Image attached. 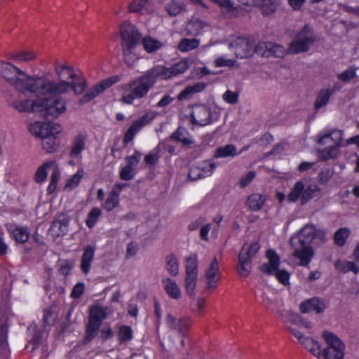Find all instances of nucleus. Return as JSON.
<instances>
[{
    "label": "nucleus",
    "instance_id": "nucleus-30",
    "mask_svg": "<svg viewBox=\"0 0 359 359\" xmlns=\"http://www.w3.org/2000/svg\"><path fill=\"white\" fill-rule=\"evenodd\" d=\"M55 161L45 162L37 168L34 175V180L36 183H42L46 180L48 170H52L53 166L55 165Z\"/></svg>",
    "mask_w": 359,
    "mask_h": 359
},
{
    "label": "nucleus",
    "instance_id": "nucleus-27",
    "mask_svg": "<svg viewBox=\"0 0 359 359\" xmlns=\"http://www.w3.org/2000/svg\"><path fill=\"white\" fill-rule=\"evenodd\" d=\"M170 139L181 143L184 147H189L194 143V139L189 132L182 127H179L170 136Z\"/></svg>",
    "mask_w": 359,
    "mask_h": 359
},
{
    "label": "nucleus",
    "instance_id": "nucleus-6",
    "mask_svg": "<svg viewBox=\"0 0 359 359\" xmlns=\"http://www.w3.org/2000/svg\"><path fill=\"white\" fill-rule=\"evenodd\" d=\"M343 134L340 130H333L330 133L321 137L318 143L325 145L322 151V157L328 160L335 158L338 154V148L342 145Z\"/></svg>",
    "mask_w": 359,
    "mask_h": 359
},
{
    "label": "nucleus",
    "instance_id": "nucleus-49",
    "mask_svg": "<svg viewBox=\"0 0 359 359\" xmlns=\"http://www.w3.org/2000/svg\"><path fill=\"white\" fill-rule=\"evenodd\" d=\"M165 9L169 15L176 16L183 11L184 6L180 1L172 0L166 5Z\"/></svg>",
    "mask_w": 359,
    "mask_h": 359
},
{
    "label": "nucleus",
    "instance_id": "nucleus-60",
    "mask_svg": "<svg viewBox=\"0 0 359 359\" xmlns=\"http://www.w3.org/2000/svg\"><path fill=\"white\" fill-rule=\"evenodd\" d=\"M333 172L330 168H323L318 176V180L321 184H326L332 178Z\"/></svg>",
    "mask_w": 359,
    "mask_h": 359
},
{
    "label": "nucleus",
    "instance_id": "nucleus-47",
    "mask_svg": "<svg viewBox=\"0 0 359 359\" xmlns=\"http://www.w3.org/2000/svg\"><path fill=\"white\" fill-rule=\"evenodd\" d=\"M350 234V231L347 228H341L338 229L334 236L335 243L339 246H343L346 241V238Z\"/></svg>",
    "mask_w": 359,
    "mask_h": 359
},
{
    "label": "nucleus",
    "instance_id": "nucleus-19",
    "mask_svg": "<svg viewBox=\"0 0 359 359\" xmlns=\"http://www.w3.org/2000/svg\"><path fill=\"white\" fill-rule=\"evenodd\" d=\"M165 323L170 330H177L182 336H185L191 325L189 318H177L170 313L166 315Z\"/></svg>",
    "mask_w": 359,
    "mask_h": 359
},
{
    "label": "nucleus",
    "instance_id": "nucleus-2",
    "mask_svg": "<svg viewBox=\"0 0 359 359\" xmlns=\"http://www.w3.org/2000/svg\"><path fill=\"white\" fill-rule=\"evenodd\" d=\"M20 92H29L39 98L34 101L30 100H17L13 107L20 112H34L47 120L54 119L59 116V112L63 109L64 104L60 100H53L50 95L36 93L30 89L18 90Z\"/></svg>",
    "mask_w": 359,
    "mask_h": 359
},
{
    "label": "nucleus",
    "instance_id": "nucleus-20",
    "mask_svg": "<svg viewBox=\"0 0 359 359\" xmlns=\"http://www.w3.org/2000/svg\"><path fill=\"white\" fill-rule=\"evenodd\" d=\"M192 122L200 126H205L211 123V112L208 107L203 104L195 105L191 112Z\"/></svg>",
    "mask_w": 359,
    "mask_h": 359
},
{
    "label": "nucleus",
    "instance_id": "nucleus-1",
    "mask_svg": "<svg viewBox=\"0 0 359 359\" xmlns=\"http://www.w3.org/2000/svg\"><path fill=\"white\" fill-rule=\"evenodd\" d=\"M189 67V62L181 60L166 67L163 65H156L146 71L142 76L122 86L123 95L121 101L127 104H132L135 100L145 97L158 80H167L184 73Z\"/></svg>",
    "mask_w": 359,
    "mask_h": 359
},
{
    "label": "nucleus",
    "instance_id": "nucleus-63",
    "mask_svg": "<svg viewBox=\"0 0 359 359\" xmlns=\"http://www.w3.org/2000/svg\"><path fill=\"white\" fill-rule=\"evenodd\" d=\"M223 100L231 104H234L238 102V94L237 93L226 90L222 95Z\"/></svg>",
    "mask_w": 359,
    "mask_h": 359
},
{
    "label": "nucleus",
    "instance_id": "nucleus-43",
    "mask_svg": "<svg viewBox=\"0 0 359 359\" xmlns=\"http://www.w3.org/2000/svg\"><path fill=\"white\" fill-rule=\"evenodd\" d=\"M199 41L196 39H183L178 44L177 48L181 52H188L196 48Z\"/></svg>",
    "mask_w": 359,
    "mask_h": 359
},
{
    "label": "nucleus",
    "instance_id": "nucleus-17",
    "mask_svg": "<svg viewBox=\"0 0 359 359\" xmlns=\"http://www.w3.org/2000/svg\"><path fill=\"white\" fill-rule=\"evenodd\" d=\"M256 53L266 57H283L287 53V48L285 49L283 46L273 42L260 41L256 45Z\"/></svg>",
    "mask_w": 359,
    "mask_h": 359
},
{
    "label": "nucleus",
    "instance_id": "nucleus-21",
    "mask_svg": "<svg viewBox=\"0 0 359 359\" xmlns=\"http://www.w3.org/2000/svg\"><path fill=\"white\" fill-rule=\"evenodd\" d=\"M128 11L137 15H149L155 11V8L152 0H131Z\"/></svg>",
    "mask_w": 359,
    "mask_h": 359
},
{
    "label": "nucleus",
    "instance_id": "nucleus-62",
    "mask_svg": "<svg viewBox=\"0 0 359 359\" xmlns=\"http://www.w3.org/2000/svg\"><path fill=\"white\" fill-rule=\"evenodd\" d=\"M316 304V299H310L301 303L299 309L302 313H306L313 311Z\"/></svg>",
    "mask_w": 359,
    "mask_h": 359
},
{
    "label": "nucleus",
    "instance_id": "nucleus-55",
    "mask_svg": "<svg viewBox=\"0 0 359 359\" xmlns=\"http://www.w3.org/2000/svg\"><path fill=\"white\" fill-rule=\"evenodd\" d=\"M85 142L82 137H78L73 142L70 156L75 158L84 149Z\"/></svg>",
    "mask_w": 359,
    "mask_h": 359
},
{
    "label": "nucleus",
    "instance_id": "nucleus-9",
    "mask_svg": "<svg viewBox=\"0 0 359 359\" xmlns=\"http://www.w3.org/2000/svg\"><path fill=\"white\" fill-rule=\"evenodd\" d=\"M186 276L185 290L187 294L193 297L195 296V289L198 280V258L196 255H191L185 258Z\"/></svg>",
    "mask_w": 359,
    "mask_h": 359
},
{
    "label": "nucleus",
    "instance_id": "nucleus-52",
    "mask_svg": "<svg viewBox=\"0 0 359 359\" xmlns=\"http://www.w3.org/2000/svg\"><path fill=\"white\" fill-rule=\"evenodd\" d=\"M260 245L257 242L253 243L250 245L245 244L240 253H243L250 260L259 250Z\"/></svg>",
    "mask_w": 359,
    "mask_h": 359
},
{
    "label": "nucleus",
    "instance_id": "nucleus-32",
    "mask_svg": "<svg viewBox=\"0 0 359 359\" xmlns=\"http://www.w3.org/2000/svg\"><path fill=\"white\" fill-rule=\"evenodd\" d=\"M334 90L329 88H322L318 93L315 102L316 109H319L321 107L325 106L329 102L330 97L333 94Z\"/></svg>",
    "mask_w": 359,
    "mask_h": 359
},
{
    "label": "nucleus",
    "instance_id": "nucleus-7",
    "mask_svg": "<svg viewBox=\"0 0 359 359\" xmlns=\"http://www.w3.org/2000/svg\"><path fill=\"white\" fill-rule=\"evenodd\" d=\"M266 257L269 262L260 266L261 271L268 275H275L280 283L284 285H288L290 275L286 270H278L279 256L273 250L270 249L266 252Z\"/></svg>",
    "mask_w": 359,
    "mask_h": 359
},
{
    "label": "nucleus",
    "instance_id": "nucleus-13",
    "mask_svg": "<svg viewBox=\"0 0 359 359\" xmlns=\"http://www.w3.org/2000/svg\"><path fill=\"white\" fill-rule=\"evenodd\" d=\"M296 238H291V245L294 251L292 256L299 261V266H307L314 256V250L310 245L296 242Z\"/></svg>",
    "mask_w": 359,
    "mask_h": 359
},
{
    "label": "nucleus",
    "instance_id": "nucleus-64",
    "mask_svg": "<svg viewBox=\"0 0 359 359\" xmlns=\"http://www.w3.org/2000/svg\"><path fill=\"white\" fill-rule=\"evenodd\" d=\"M73 262L68 260L62 261L60 264L59 271L64 276H67L70 273L73 268Z\"/></svg>",
    "mask_w": 359,
    "mask_h": 359
},
{
    "label": "nucleus",
    "instance_id": "nucleus-39",
    "mask_svg": "<svg viewBox=\"0 0 359 359\" xmlns=\"http://www.w3.org/2000/svg\"><path fill=\"white\" fill-rule=\"evenodd\" d=\"M142 45L146 52L152 53L158 50L161 47L162 43L159 41L147 36L142 38Z\"/></svg>",
    "mask_w": 359,
    "mask_h": 359
},
{
    "label": "nucleus",
    "instance_id": "nucleus-37",
    "mask_svg": "<svg viewBox=\"0 0 359 359\" xmlns=\"http://www.w3.org/2000/svg\"><path fill=\"white\" fill-rule=\"evenodd\" d=\"M304 184L302 182L299 181L295 183L291 191L288 194L287 199L290 202H295L298 198H301L302 203L303 204V194H304Z\"/></svg>",
    "mask_w": 359,
    "mask_h": 359
},
{
    "label": "nucleus",
    "instance_id": "nucleus-18",
    "mask_svg": "<svg viewBox=\"0 0 359 359\" xmlns=\"http://www.w3.org/2000/svg\"><path fill=\"white\" fill-rule=\"evenodd\" d=\"M120 80V76L116 75L101 81L89 90L81 99L80 102L81 103L90 102L104 90L109 88L113 84L118 83Z\"/></svg>",
    "mask_w": 359,
    "mask_h": 359
},
{
    "label": "nucleus",
    "instance_id": "nucleus-23",
    "mask_svg": "<svg viewBox=\"0 0 359 359\" xmlns=\"http://www.w3.org/2000/svg\"><path fill=\"white\" fill-rule=\"evenodd\" d=\"M205 276L207 280V288H215L219 279V266L216 257H214L210 265L206 268Z\"/></svg>",
    "mask_w": 359,
    "mask_h": 359
},
{
    "label": "nucleus",
    "instance_id": "nucleus-11",
    "mask_svg": "<svg viewBox=\"0 0 359 359\" xmlns=\"http://www.w3.org/2000/svg\"><path fill=\"white\" fill-rule=\"evenodd\" d=\"M229 46L233 50L236 57L239 59L247 58L256 53L254 41L248 37H237L229 43Z\"/></svg>",
    "mask_w": 359,
    "mask_h": 359
},
{
    "label": "nucleus",
    "instance_id": "nucleus-51",
    "mask_svg": "<svg viewBox=\"0 0 359 359\" xmlns=\"http://www.w3.org/2000/svg\"><path fill=\"white\" fill-rule=\"evenodd\" d=\"M102 211L99 208H93L88 213L86 224L88 227L93 228L101 216Z\"/></svg>",
    "mask_w": 359,
    "mask_h": 359
},
{
    "label": "nucleus",
    "instance_id": "nucleus-48",
    "mask_svg": "<svg viewBox=\"0 0 359 359\" xmlns=\"http://www.w3.org/2000/svg\"><path fill=\"white\" fill-rule=\"evenodd\" d=\"M118 340L122 343L131 340L133 338L132 328L130 326L121 325L118 327Z\"/></svg>",
    "mask_w": 359,
    "mask_h": 359
},
{
    "label": "nucleus",
    "instance_id": "nucleus-35",
    "mask_svg": "<svg viewBox=\"0 0 359 359\" xmlns=\"http://www.w3.org/2000/svg\"><path fill=\"white\" fill-rule=\"evenodd\" d=\"M61 177V171L59 168L58 164L55 161V165L52 168V173L50 175V182L47 188L48 194H53L56 188L57 185L60 181Z\"/></svg>",
    "mask_w": 359,
    "mask_h": 359
},
{
    "label": "nucleus",
    "instance_id": "nucleus-45",
    "mask_svg": "<svg viewBox=\"0 0 359 359\" xmlns=\"http://www.w3.org/2000/svg\"><path fill=\"white\" fill-rule=\"evenodd\" d=\"M161 144L153 149L148 154L144 156V162L150 165H155L160 159Z\"/></svg>",
    "mask_w": 359,
    "mask_h": 359
},
{
    "label": "nucleus",
    "instance_id": "nucleus-33",
    "mask_svg": "<svg viewBox=\"0 0 359 359\" xmlns=\"http://www.w3.org/2000/svg\"><path fill=\"white\" fill-rule=\"evenodd\" d=\"M238 154L236 147L233 144H227L224 147H219L214 154V158H233Z\"/></svg>",
    "mask_w": 359,
    "mask_h": 359
},
{
    "label": "nucleus",
    "instance_id": "nucleus-56",
    "mask_svg": "<svg viewBox=\"0 0 359 359\" xmlns=\"http://www.w3.org/2000/svg\"><path fill=\"white\" fill-rule=\"evenodd\" d=\"M36 55L32 51H24L15 54L12 59L16 62H28L36 58Z\"/></svg>",
    "mask_w": 359,
    "mask_h": 359
},
{
    "label": "nucleus",
    "instance_id": "nucleus-14",
    "mask_svg": "<svg viewBox=\"0 0 359 359\" xmlns=\"http://www.w3.org/2000/svg\"><path fill=\"white\" fill-rule=\"evenodd\" d=\"M122 48H136L142 34L133 24H123L120 27Z\"/></svg>",
    "mask_w": 359,
    "mask_h": 359
},
{
    "label": "nucleus",
    "instance_id": "nucleus-31",
    "mask_svg": "<svg viewBox=\"0 0 359 359\" xmlns=\"http://www.w3.org/2000/svg\"><path fill=\"white\" fill-rule=\"evenodd\" d=\"M165 269L172 276H177L179 274V261L173 253L168 255L165 258Z\"/></svg>",
    "mask_w": 359,
    "mask_h": 359
},
{
    "label": "nucleus",
    "instance_id": "nucleus-61",
    "mask_svg": "<svg viewBox=\"0 0 359 359\" xmlns=\"http://www.w3.org/2000/svg\"><path fill=\"white\" fill-rule=\"evenodd\" d=\"M141 156L142 154L138 151H135L134 154L128 156L126 158V161L128 163L127 165L135 169V167L140 163Z\"/></svg>",
    "mask_w": 359,
    "mask_h": 359
},
{
    "label": "nucleus",
    "instance_id": "nucleus-25",
    "mask_svg": "<svg viewBox=\"0 0 359 359\" xmlns=\"http://www.w3.org/2000/svg\"><path fill=\"white\" fill-rule=\"evenodd\" d=\"M7 230L12 238L18 243H26L29 238V231L27 227L20 226L14 224H9Z\"/></svg>",
    "mask_w": 359,
    "mask_h": 359
},
{
    "label": "nucleus",
    "instance_id": "nucleus-40",
    "mask_svg": "<svg viewBox=\"0 0 359 359\" xmlns=\"http://www.w3.org/2000/svg\"><path fill=\"white\" fill-rule=\"evenodd\" d=\"M55 70L58 77L60 78L61 80L69 78L74 79L76 76L72 67H67L63 65H56L55 67Z\"/></svg>",
    "mask_w": 359,
    "mask_h": 359
},
{
    "label": "nucleus",
    "instance_id": "nucleus-5",
    "mask_svg": "<svg viewBox=\"0 0 359 359\" xmlns=\"http://www.w3.org/2000/svg\"><path fill=\"white\" fill-rule=\"evenodd\" d=\"M29 130L32 134L41 139L42 148L46 153L51 154L57 151L60 144L57 135L62 130L59 124L36 122L30 125Z\"/></svg>",
    "mask_w": 359,
    "mask_h": 359
},
{
    "label": "nucleus",
    "instance_id": "nucleus-12",
    "mask_svg": "<svg viewBox=\"0 0 359 359\" xmlns=\"http://www.w3.org/2000/svg\"><path fill=\"white\" fill-rule=\"evenodd\" d=\"M156 114L154 111H149L135 121L127 129L123 135V143L127 145L135 137L145 126L148 125L155 118Z\"/></svg>",
    "mask_w": 359,
    "mask_h": 359
},
{
    "label": "nucleus",
    "instance_id": "nucleus-26",
    "mask_svg": "<svg viewBox=\"0 0 359 359\" xmlns=\"http://www.w3.org/2000/svg\"><path fill=\"white\" fill-rule=\"evenodd\" d=\"M95 252V247L90 245L86 246L81 259L80 268L82 272L88 274L91 268V263L94 259Z\"/></svg>",
    "mask_w": 359,
    "mask_h": 359
},
{
    "label": "nucleus",
    "instance_id": "nucleus-36",
    "mask_svg": "<svg viewBox=\"0 0 359 359\" xmlns=\"http://www.w3.org/2000/svg\"><path fill=\"white\" fill-rule=\"evenodd\" d=\"M120 204L119 196L116 194L109 192L105 201L102 204V208L107 212H111L116 208L118 207Z\"/></svg>",
    "mask_w": 359,
    "mask_h": 359
},
{
    "label": "nucleus",
    "instance_id": "nucleus-58",
    "mask_svg": "<svg viewBox=\"0 0 359 359\" xmlns=\"http://www.w3.org/2000/svg\"><path fill=\"white\" fill-rule=\"evenodd\" d=\"M356 76V68L350 67L337 76L339 81L348 82Z\"/></svg>",
    "mask_w": 359,
    "mask_h": 359
},
{
    "label": "nucleus",
    "instance_id": "nucleus-8",
    "mask_svg": "<svg viewBox=\"0 0 359 359\" xmlns=\"http://www.w3.org/2000/svg\"><path fill=\"white\" fill-rule=\"evenodd\" d=\"M316 41V37L305 26L303 30L297 33L287 47V53L299 54L309 50Z\"/></svg>",
    "mask_w": 359,
    "mask_h": 359
},
{
    "label": "nucleus",
    "instance_id": "nucleus-15",
    "mask_svg": "<svg viewBox=\"0 0 359 359\" xmlns=\"http://www.w3.org/2000/svg\"><path fill=\"white\" fill-rule=\"evenodd\" d=\"M287 329L307 351L318 359L322 357L321 347L318 341L311 337L304 336L299 330L294 327H288Z\"/></svg>",
    "mask_w": 359,
    "mask_h": 359
},
{
    "label": "nucleus",
    "instance_id": "nucleus-46",
    "mask_svg": "<svg viewBox=\"0 0 359 359\" xmlns=\"http://www.w3.org/2000/svg\"><path fill=\"white\" fill-rule=\"evenodd\" d=\"M214 65L216 67H238L237 61L234 59H227L224 56H220L214 60Z\"/></svg>",
    "mask_w": 359,
    "mask_h": 359
},
{
    "label": "nucleus",
    "instance_id": "nucleus-42",
    "mask_svg": "<svg viewBox=\"0 0 359 359\" xmlns=\"http://www.w3.org/2000/svg\"><path fill=\"white\" fill-rule=\"evenodd\" d=\"M84 174L85 172L83 169H79L76 173L67 181L65 189L68 191H71L77 187L81 179L84 176Z\"/></svg>",
    "mask_w": 359,
    "mask_h": 359
},
{
    "label": "nucleus",
    "instance_id": "nucleus-44",
    "mask_svg": "<svg viewBox=\"0 0 359 359\" xmlns=\"http://www.w3.org/2000/svg\"><path fill=\"white\" fill-rule=\"evenodd\" d=\"M320 189L316 184H311L304 189L303 204L306 203L310 199L317 197L320 194Z\"/></svg>",
    "mask_w": 359,
    "mask_h": 359
},
{
    "label": "nucleus",
    "instance_id": "nucleus-16",
    "mask_svg": "<svg viewBox=\"0 0 359 359\" xmlns=\"http://www.w3.org/2000/svg\"><path fill=\"white\" fill-rule=\"evenodd\" d=\"M215 168V164L210 160L197 163L190 168L188 175L189 178L191 180H197L211 176Z\"/></svg>",
    "mask_w": 359,
    "mask_h": 359
},
{
    "label": "nucleus",
    "instance_id": "nucleus-34",
    "mask_svg": "<svg viewBox=\"0 0 359 359\" xmlns=\"http://www.w3.org/2000/svg\"><path fill=\"white\" fill-rule=\"evenodd\" d=\"M251 260L245 257L243 253H240L237 267L239 275L243 277L248 276L251 271Z\"/></svg>",
    "mask_w": 359,
    "mask_h": 359
},
{
    "label": "nucleus",
    "instance_id": "nucleus-50",
    "mask_svg": "<svg viewBox=\"0 0 359 359\" xmlns=\"http://www.w3.org/2000/svg\"><path fill=\"white\" fill-rule=\"evenodd\" d=\"M100 326L101 322L89 318L86 330L88 339H91L97 335Z\"/></svg>",
    "mask_w": 359,
    "mask_h": 359
},
{
    "label": "nucleus",
    "instance_id": "nucleus-41",
    "mask_svg": "<svg viewBox=\"0 0 359 359\" xmlns=\"http://www.w3.org/2000/svg\"><path fill=\"white\" fill-rule=\"evenodd\" d=\"M135 48H122L124 61L128 67H133L139 59L134 50Z\"/></svg>",
    "mask_w": 359,
    "mask_h": 359
},
{
    "label": "nucleus",
    "instance_id": "nucleus-57",
    "mask_svg": "<svg viewBox=\"0 0 359 359\" xmlns=\"http://www.w3.org/2000/svg\"><path fill=\"white\" fill-rule=\"evenodd\" d=\"M279 1L280 0H264L262 6L263 14L268 15L275 12Z\"/></svg>",
    "mask_w": 359,
    "mask_h": 359
},
{
    "label": "nucleus",
    "instance_id": "nucleus-24",
    "mask_svg": "<svg viewBox=\"0 0 359 359\" xmlns=\"http://www.w3.org/2000/svg\"><path fill=\"white\" fill-rule=\"evenodd\" d=\"M322 337L327 344L326 347L345 353L346 346L344 343L335 334L325 330L323 332Z\"/></svg>",
    "mask_w": 359,
    "mask_h": 359
},
{
    "label": "nucleus",
    "instance_id": "nucleus-22",
    "mask_svg": "<svg viewBox=\"0 0 359 359\" xmlns=\"http://www.w3.org/2000/svg\"><path fill=\"white\" fill-rule=\"evenodd\" d=\"M69 217L66 215L61 214L52 223L49 233L55 238L63 236L67 233L69 230Z\"/></svg>",
    "mask_w": 359,
    "mask_h": 359
},
{
    "label": "nucleus",
    "instance_id": "nucleus-54",
    "mask_svg": "<svg viewBox=\"0 0 359 359\" xmlns=\"http://www.w3.org/2000/svg\"><path fill=\"white\" fill-rule=\"evenodd\" d=\"M89 318L101 322L106 318V311L100 306L91 307Z\"/></svg>",
    "mask_w": 359,
    "mask_h": 359
},
{
    "label": "nucleus",
    "instance_id": "nucleus-4",
    "mask_svg": "<svg viewBox=\"0 0 359 359\" xmlns=\"http://www.w3.org/2000/svg\"><path fill=\"white\" fill-rule=\"evenodd\" d=\"M44 79L48 83V85L41 89V93L45 95H50L53 100H60L63 104V109H62L59 112V116L65 113L67 110L66 100L62 97V95L67 93L71 88L74 90L76 94H81L85 88V83L83 81L76 82L74 79L71 82H67L65 80L55 81L50 79L48 75H43Z\"/></svg>",
    "mask_w": 359,
    "mask_h": 359
},
{
    "label": "nucleus",
    "instance_id": "nucleus-38",
    "mask_svg": "<svg viewBox=\"0 0 359 359\" xmlns=\"http://www.w3.org/2000/svg\"><path fill=\"white\" fill-rule=\"evenodd\" d=\"M265 201L264 196L259 194H253L250 195L247 200V205L254 211L259 210Z\"/></svg>",
    "mask_w": 359,
    "mask_h": 359
},
{
    "label": "nucleus",
    "instance_id": "nucleus-10",
    "mask_svg": "<svg viewBox=\"0 0 359 359\" xmlns=\"http://www.w3.org/2000/svg\"><path fill=\"white\" fill-rule=\"evenodd\" d=\"M296 238V242L310 245L313 241H318L325 242L326 240V233L322 229H318L313 224H307L299 231Z\"/></svg>",
    "mask_w": 359,
    "mask_h": 359
},
{
    "label": "nucleus",
    "instance_id": "nucleus-59",
    "mask_svg": "<svg viewBox=\"0 0 359 359\" xmlns=\"http://www.w3.org/2000/svg\"><path fill=\"white\" fill-rule=\"evenodd\" d=\"M135 168L126 165L122 168L120 172V177L121 180L128 181L132 180L135 176Z\"/></svg>",
    "mask_w": 359,
    "mask_h": 359
},
{
    "label": "nucleus",
    "instance_id": "nucleus-3",
    "mask_svg": "<svg viewBox=\"0 0 359 359\" xmlns=\"http://www.w3.org/2000/svg\"><path fill=\"white\" fill-rule=\"evenodd\" d=\"M0 75L17 90L30 89L41 93L48 85L41 76H29L10 62L0 61Z\"/></svg>",
    "mask_w": 359,
    "mask_h": 359
},
{
    "label": "nucleus",
    "instance_id": "nucleus-53",
    "mask_svg": "<svg viewBox=\"0 0 359 359\" xmlns=\"http://www.w3.org/2000/svg\"><path fill=\"white\" fill-rule=\"evenodd\" d=\"M344 355L345 353L328 347L324 348L322 351V357L324 359H344Z\"/></svg>",
    "mask_w": 359,
    "mask_h": 359
},
{
    "label": "nucleus",
    "instance_id": "nucleus-28",
    "mask_svg": "<svg viewBox=\"0 0 359 359\" xmlns=\"http://www.w3.org/2000/svg\"><path fill=\"white\" fill-rule=\"evenodd\" d=\"M162 285L165 292L170 298L178 299L181 297V290L175 280L167 278L162 280Z\"/></svg>",
    "mask_w": 359,
    "mask_h": 359
},
{
    "label": "nucleus",
    "instance_id": "nucleus-29",
    "mask_svg": "<svg viewBox=\"0 0 359 359\" xmlns=\"http://www.w3.org/2000/svg\"><path fill=\"white\" fill-rule=\"evenodd\" d=\"M205 88V83L203 82H198L191 86L186 87L177 95L179 101H184L189 99L193 95L203 91Z\"/></svg>",
    "mask_w": 359,
    "mask_h": 359
}]
</instances>
